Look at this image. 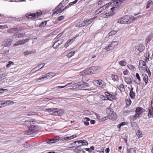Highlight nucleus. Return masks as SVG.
<instances>
[{
  "label": "nucleus",
  "instance_id": "obj_52",
  "mask_svg": "<svg viewBox=\"0 0 153 153\" xmlns=\"http://www.w3.org/2000/svg\"><path fill=\"white\" fill-rule=\"evenodd\" d=\"M5 78V76L4 74L0 75V80L4 79Z\"/></svg>",
  "mask_w": 153,
  "mask_h": 153
},
{
  "label": "nucleus",
  "instance_id": "obj_14",
  "mask_svg": "<svg viewBox=\"0 0 153 153\" xmlns=\"http://www.w3.org/2000/svg\"><path fill=\"white\" fill-rule=\"evenodd\" d=\"M135 48L140 52H142L145 48V46L142 44H139V45L136 46Z\"/></svg>",
  "mask_w": 153,
  "mask_h": 153
},
{
  "label": "nucleus",
  "instance_id": "obj_20",
  "mask_svg": "<svg viewBox=\"0 0 153 153\" xmlns=\"http://www.w3.org/2000/svg\"><path fill=\"white\" fill-rule=\"evenodd\" d=\"M82 140H80L78 141H74V143H77V144L76 145V146H73V147H74L75 148H78L79 147L81 146H82V142H81Z\"/></svg>",
  "mask_w": 153,
  "mask_h": 153
},
{
  "label": "nucleus",
  "instance_id": "obj_6",
  "mask_svg": "<svg viewBox=\"0 0 153 153\" xmlns=\"http://www.w3.org/2000/svg\"><path fill=\"white\" fill-rule=\"evenodd\" d=\"M146 65L145 62L143 60H140L139 65L140 70L142 72H144L146 71Z\"/></svg>",
  "mask_w": 153,
  "mask_h": 153
},
{
  "label": "nucleus",
  "instance_id": "obj_54",
  "mask_svg": "<svg viewBox=\"0 0 153 153\" xmlns=\"http://www.w3.org/2000/svg\"><path fill=\"white\" fill-rule=\"evenodd\" d=\"M63 39H61L58 40L56 42H57L58 44L60 45L63 42Z\"/></svg>",
  "mask_w": 153,
  "mask_h": 153
},
{
  "label": "nucleus",
  "instance_id": "obj_56",
  "mask_svg": "<svg viewBox=\"0 0 153 153\" xmlns=\"http://www.w3.org/2000/svg\"><path fill=\"white\" fill-rule=\"evenodd\" d=\"M17 35H18L19 38L22 37L24 36V33H18Z\"/></svg>",
  "mask_w": 153,
  "mask_h": 153
},
{
  "label": "nucleus",
  "instance_id": "obj_3",
  "mask_svg": "<svg viewBox=\"0 0 153 153\" xmlns=\"http://www.w3.org/2000/svg\"><path fill=\"white\" fill-rule=\"evenodd\" d=\"M126 0H112L111 3V6L113 7L111 8V10L113 12V9H116V8L120 6V4L124 3Z\"/></svg>",
  "mask_w": 153,
  "mask_h": 153
},
{
  "label": "nucleus",
  "instance_id": "obj_44",
  "mask_svg": "<svg viewBox=\"0 0 153 153\" xmlns=\"http://www.w3.org/2000/svg\"><path fill=\"white\" fill-rule=\"evenodd\" d=\"M129 153H135L136 152V150L134 149L131 148L129 149Z\"/></svg>",
  "mask_w": 153,
  "mask_h": 153
},
{
  "label": "nucleus",
  "instance_id": "obj_48",
  "mask_svg": "<svg viewBox=\"0 0 153 153\" xmlns=\"http://www.w3.org/2000/svg\"><path fill=\"white\" fill-rule=\"evenodd\" d=\"M31 13H30L29 14H27L26 15V16L27 18L30 19L32 18L33 16H32Z\"/></svg>",
  "mask_w": 153,
  "mask_h": 153
},
{
  "label": "nucleus",
  "instance_id": "obj_42",
  "mask_svg": "<svg viewBox=\"0 0 153 153\" xmlns=\"http://www.w3.org/2000/svg\"><path fill=\"white\" fill-rule=\"evenodd\" d=\"M128 67L129 69L131 70H134V69L135 68L134 66L131 65H128Z\"/></svg>",
  "mask_w": 153,
  "mask_h": 153
},
{
  "label": "nucleus",
  "instance_id": "obj_23",
  "mask_svg": "<svg viewBox=\"0 0 153 153\" xmlns=\"http://www.w3.org/2000/svg\"><path fill=\"white\" fill-rule=\"evenodd\" d=\"M89 74V72H88V68L86 69V70L81 72L80 73V74L82 76H85L87 74Z\"/></svg>",
  "mask_w": 153,
  "mask_h": 153
},
{
  "label": "nucleus",
  "instance_id": "obj_55",
  "mask_svg": "<svg viewBox=\"0 0 153 153\" xmlns=\"http://www.w3.org/2000/svg\"><path fill=\"white\" fill-rule=\"evenodd\" d=\"M49 75L48 73H47L45 75H43L42 76V78L44 79L45 78H47L48 76H49Z\"/></svg>",
  "mask_w": 153,
  "mask_h": 153
},
{
  "label": "nucleus",
  "instance_id": "obj_38",
  "mask_svg": "<svg viewBox=\"0 0 153 153\" xmlns=\"http://www.w3.org/2000/svg\"><path fill=\"white\" fill-rule=\"evenodd\" d=\"M152 37L153 36L152 34H150L149 35L147 39V41H148L147 42H150V41L151 40Z\"/></svg>",
  "mask_w": 153,
  "mask_h": 153
},
{
  "label": "nucleus",
  "instance_id": "obj_37",
  "mask_svg": "<svg viewBox=\"0 0 153 153\" xmlns=\"http://www.w3.org/2000/svg\"><path fill=\"white\" fill-rule=\"evenodd\" d=\"M82 145V146H87L88 145V143L87 141L85 140H81Z\"/></svg>",
  "mask_w": 153,
  "mask_h": 153
},
{
  "label": "nucleus",
  "instance_id": "obj_5",
  "mask_svg": "<svg viewBox=\"0 0 153 153\" xmlns=\"http://www.w3.org/2000/svg\"><path fill=\"white\" fill-rule=\"evenodd\" d=\"M106 112L109 114V119L115 120L117 119V117L116 113L114 112L113 109L110 108L106 109Z\"/></svg>",
  "mask_w": 153,
  "mask_h": 153
},
{
  "label": "nucleus",
  "instance_id": "obj_24",
  "mask_svg": "<svg viewBox=\"0 0 153 153\" xmlns=\"http://www.w3.org/2000/svg\"><path fill=\"white\" fill-rule=\"evenodd\" d=\"M125 81L128 84H131L132 83V81L131 79L130 78L125 77L124 78Z\"/></svg>",
  "mask_w": 153,
  "mask_h": 153
},
{
  "label": "nucleus",
  "instance_id": "obj_46",
  "mask_svg": "<svg viewBox=\"0 0 153 153\" xmlns=\"http://www.w3.org/2000/svg\"><path fill=\"white\" fill-rule=\"evenodd\" d=\"M71 43L70 42H69V40H68L67 42H66V43L65 44V46H64V47L66 48H67V47L68 46L71 45Z\"/></svg>",
  "mask_w": 153,
  "mask_h": 153
},
{
  "label": "nucleus",
  "instance_id": "obj_21",
  "mask_svg": "<svg viewBox=\"0 0 153 153\" xmlns=\"http://www.w3.org/2000/svg\"><path fill=\"white\" fill-rule=\"evenodd\" d=\"M148 115L149 117V118H150L153 116V107H151V108L149 109Z\"/></svg>",
  "mask_w": 153,
  "mask_h": 153
},
{
  "label": "nucleus",
  "instance_id": "obj_17",
  "mask_svg": "<svg viewBox=\"0 0 153 153\" xmlns=\"http://www.w3.org/2000/svg\"><path fill=\"white\" fill-rule=\"evenodd\" d=\"M27 39H23L17 42L14 44V45L16 46L19 45H23L27 42Z\"/></svg>",
  "mask_w": 153,
  "mask_h": 153
},
{
  "label": "nucleus",
  "instance_id": "obj_8",
  "mask_svg": "<svg viewBox=\"0 0 153 153\" xmlns=\"http://www.w3.org/2000/svg\"><path fill=\"white\" fill-rule=\"evenodd\" d=\"M144 110V109L140 107L137 108L135 110L136 114L133 117L134 119L136 120L139 117L140 115L143 112Z\"/></svg>",
  "mask_w": 153,
  "mask_h": 153
},
{
  "label": "nucleus",
  "instance_id": "obj_30",
  "mask_svg": "<svg viewBox=\"0 0 153 153\" xmlns=\"http://www.w3.org/2000/svg\"><path fill=\"white\" fill-rule=\"evenodd\" d=\"M118 88L119 90L121 91H124L125 88L123 84L120 85L118 87Z\"/></svg>",
  "mask_w": 153,
  "mask_h": 153
},
{
  "label": "nucleus",
  "instance_id": "obj_36",
  "mask_svg": "<svg viewBox=\"0 0 153 153\" xmlns=\"http://www.w3.org/2000/svg\"><path fill=\"white\" fill-rule=\"evenodd\" d=\"M59 46V45L57 43V42H56L54 43L53 45V47L54 49L57 48Z\"/></svg>",
  "mask_w": 153,
  "mask_h": 153
},
{
  "label": "nucleus",
  "instance_id": "obj_43",
  "mask_svg": "<svg viewBox=\"0 0 153 153\" xmlns=\"http://www.w3.org/2000/svg\"><path fill=\"white\" fill-rule=\"evenodd\" d=\"M108 94H109V95H107V96H108V97H108V98H111L112 99H114L115 98V96L114 95L110 94H109L108 93Z\"/></svg>",
  "mask_w": 153,
  "mask_h": 153
},
{
  "label": "nucleus",
  "instance_id": "obj_58",
  "mask_svg": "<svg viewBox=\"0 0 153 153\" xmlns=\"http://www.w3.org/2000/svg\"><path fill=\"white\" fill-rule=\"evenodd\" d=\"M31 52L27 51L26 52H24V54L25 56H26L27 55L31 54Z\"/></svg>",
  "mask_w": 153,
  "mask_h": 153
},
{
  "label": "nucleus",
  "instance_id": "obj_26",
  "mask_svg": "<svg viewBox=\"0 0 153 153\" xmlns=\"http://www.w3.org/2000/svg\"><path fill=\"white\" fill-rule=\"evenodd\" d=\"M129 19H128V21L129 22V23L133 22L136 19L135 18L134 16H129Z\"/></svg>",
  "mask_w": 153,
  "mask_h": 153
},
{
  "label": "nucleus",
  "instance_id": "obj_32",
  "mask_svg": "<svg viewBox=\"0 0 153 153\" xmlns=\"http://www.w3.org/2000/svg\"><path fill=\"white\" fill-rule=\"evenodd\" d=\"M119 64L122 66H124L126 65L127 63L126 61L122 60L119 62Z\"/></svg>",
  "mask_w": 153,
  "mask_h": 153
},
{
  "label": "nucleus",
  "instance_id": "obj_62",
  "mask_svg": "<svg viewBox=\"0 0 153 153\" xmlns=\"http://www.w3.org/2000/svg\"><path fill=\"white\" fill-rule=\"evenodd\" d=\"M63 32H62L59 34L56 37V39H59V37H60L63 34Z\"/></svg>",
  "mask_w": 153,
  "mask_h": 153
},
{
  "label": "nucleus",
  "instance_id": "obj_7",
  "mask_svg": "<svg viewBox=\"0 0 153 153\" xmlns=\"http://www.w3.org/2000/svg\"><path fill=\"white\" fill-rule=\"evenodd\" d=\"M89 74H96L98 73L100 70V68L98 66H93L88 68Z\"/></svg>",
  "mask_w": 153,
  "mask_h": 153
},
{
  "label": "nucleus",
  "instance_id": "obj_64",
  "mask_svg": "<svg viewBox=\"0 0 153 153\" xmlns=\"http://www.w3.org/2000/svg\"><path fill=\"white\" fill-rule=\"evenodd\" d=\"M84 88H86V87H89V85L88 84V83H84Z\"/></svg>",
  "mask_w": 153,
  "mask_h": 153
},
{
  "label": "nucleus",
  "instance_id": "obj_19",
  "mask_svg": "<svg viewBox=\"0 0 153 153\" xmlns=\"http://www.w3.org/2000/svg\"><path fill=\"white\" fill-rule=\"evenodd\" d=\"M42 14V11L40 10H39L36 12V13H31V15H32V16H33V17H35L40 16Z\"/></svg>",
  "mask_w": 153,
  "mask_h": 153
},
{
  "label": "nucleus",
  "instance_id": "obj_59",
  "mask_svg": "<svg viewBox=\"0 0 153 153\" xmlns=\"http://www.w3.org/2000/svg\"><path fill=\"white\" fill-rule=\"evenodd\" d=\"M82 27H84L85 25H86L87 24V22H86V20H84L83 22L82 23Z\"/></svg>",
  "mask_w": 153,
  "mask_h": 153
},
{
  "label": "nucleus",
  "instance_id": "obj_4",
  "mask_svg": "<svg viewBox=\"0 0 153 153\" xmlns=\"http://www.w3.org/2000/svg\"><path fill=\"white\" fill-rule=\"evenodd\" d=\"M68 7V6H66L65 7L62 6L61 3H60L58 6L56 7L54 10H53V13L52 15H54L55 14H57L58 13H60L62 12L66 8Z\"/></svg>",
  "mask_w": 153,
  "mask_h": 153
},
{
  "label": "nucleus",
  "instance_id": "obj_51",
  "mask_svg": "<svg viewBox=\"0 0 153 153\" xmlns=\"http://www.w3.org/2000/svg\"><path fill=\"white\" fill-rule=\"evenodd\" d=\"M84 82H83V83H82V84H80V83H79L78 84V85H78V88H84Z\"/></svg>",
  "mask_w": 153,
  "mask_h": 153
},
{
  "label": "nucleus",
  "instance_id": "obj_50",
  "mask_svg": "<svg viewBox=\"0 0 153 153\" xmlns=\"http://www.w3.org/2000/svg\"><path fill=\"white\" fill-rule=\"evenodd\" d=\"M77 148H77V149H74V151L75 152L79 153V152H81L82 150V149L81 148H80L79 149H78Z\"/></svg>",
  "mask_w": 153,
  "mask_h": 153
},
{
  "label": "nucleus",
  "instance_id": "obj_25",
  "mask_svg": "<svg viewBox=\"0 0 153 153\" xmlns=\"http://www.w3.org/2000/svg\"><path fill=\"white\" fill-rule=\"evenodd\" d=\"M136 77L137 78V79H138L137 80H136L135 81V82L136 83H137V84H139L140 83V76L139 75L138 73H136Z\"/></svg>",
  "mask_w": 153,
  "mask_h": 153
},
{
  "label": "nucleus",
  "instance_id": "obj_15",
  "mask_svg": "<svg viewBox=\"0 0 153 153\" xmlns=\"http://www.w3.org/2000/svg\"><path fill=\"white\" fill-rule=\"evenodd\" d=\"M110 3V4H111V3L110 2L108 4H106L105 5H103L102 7H100L98 9V10L99 11V13H101L102 11L103 10H105L106 9V8L109 6Z\"/></svg>",
  "mask_w": 153,
  "mask_h": 153
},
{
  "label": "nucleus",
  "instance_id": "obj_35",
  "mask_svg": "<svg viewBox=\"0 0 153 153\" xmlns=\"http://www.w3.org/2000/svg\"><path fill=\"white\" fill-rule=\"evenodd\" d=\"M75 53V52L74 51H71L67 55V57L68 58H70L73 55H74Z\"/></svg>",
  "mask_w": 153,
  "mask_h": 153
},
{
  "label": "nucleus",
  "instance_id": "obj_1",
  "mask_svg": "<svg viewBox=\"0 0 153 153\" xmlns=\"http://www.w3.org/2000/svg\"><path fill=\"white\" fill-rule=\"evenodd\" d=\"M46 111L49 113L51 114L55 115L61 116L64 112V110L62 109L58 110L56 108H48L46 110Z\"/></svg>",
  "mask_w": 153,
  "mask_h": 153
},
{
  "label": "nucleus",
  "instance_id": "obj_10",
  "mask_svg": "<svg viewBox=\"0 0 153 153\" xmlns=\"http://www.w3.org/2000/svg\"><path fill=\"white\" fill-rule=\"evenodd\" d=\"M128 18H129V16L126 15L122 17L118 21V22L121 24H128L129 22L128 21Z\"/></svg>",
  "mask_w": 153,
  "mask_h": 153
},
{
  "label": "nucleus",
  "instance_id": "obj_27",
  "mask_svg": "<svg viewBox=\"0 0 153 153\" xmlns=\"http://www.w3.org/2000/svg\"><path fill=\"white\" fill-rule=\"evenodd\" d=\"M150 55V54L149 53V52H147L146 54V58L145 59V61L146 62H148V61H149V56Z\"/></svg>",
  "mask_w": 153,
  "mask_h": 153
},
{
  "label": "nucleus",
  "instance_id": "obj_12",
  "mask_svg": "<svg viewBox=\"0 0 153 153\" xmlns=\"http://www.w3.org/2000/svg\"><path fill=\"white\" fill-rule=\"evenodd\" d=\"M28 123V128H34L35 127V125H34L35 124V121L32 120H28L26 121Z\"/></svg>",
  "mask_w": 153,
  "mask_h": 153
},
{
  "label": "nucleus",
  "instance_id": "obj_16",
  "mask_svg": "<svg viewBox=\"0 0 153 153\" xmlns=\"http://www.w3.org/2000/svg\"><path fill=\"white\" fill-rule=\"evenodd\" d=\"M12 40L10 39H7L4 41L3 44L6 46H9L11 44Z\"/></svg>",
  "mask_w": 153,
  "mask_h": 153
},
{
  "label": "nucleus",
  "instance_id": "obj_31",
  "mask_svg": "<svg viewBox=\"0 0 153 153\" xmlns=\"http://www.w3.org/2000/svg\"><path fill=\"white\" fill-rule=\"evenodd\" d=\"M153 2L151 0H149L148 1L147 3L146 7V8L148 9L149 8L150 6L152 4Z\"/></svg>",
  "mask_w": 153,
  "mask_h": 153
},
{
  "label": "nucleus",
  "instance_id": "obj_49",
  "mask_svg": "<svg viewBox=\"0 0 153 153\" xmlns=\"http://www.w3.org/2000/svg\"><path fill=\"white\" fill-rule=\"evenodd\" d=\"M9 50L7 49H6L4 50L3 51L2 54L4 55H5L6 54H7L8 53Z\"/></svg>",
  "mask_w": 153,
  "mask_h": 153
},
{
  "label": "nucleus",
  "instance_id": "obj_13",
  "mask_svg": "<svg viewBox=\"0 0 153 153\" xmlns=\"http://www.w3.org/2000/svg\"><path fill=\"white\" fill-rule=\"evenodd\" d=\"M12 101L10 100L1 101H0V103L2 107H4L8 105L11 104Z\"/></svg>",
  "mask_w": 153,
  "mask_h": 153
},
{
  "label": "nucleus",
  "instance_id": "obj_60",
  "mask_svg": "<svg viewBox=\"0 0 153 153\" xmlns=\"http://www.w3.org/2000/svg\"><path fill=\"white\" fill-rule=\"evenodd\" d=\"M76 39V37H74L72 39H71L69 41V42L71 43V44L72 43H73L74 41Z\"/></svg>",
  "mask_w": 153,
  "mask_h": 153
},
{
  "label": "nucleus",
  "instance_id": "obj_11",
  "mask_svg": "<svg viewBox=\"0 0 153 153\" xmlns=\"http://www.w3.org/2000/svg\"><path fill=\"white\" fill-rule=\"evenodd\" d=\"M94 82L95 84L97 86L103 88L104 86L105 83L103 81L101 80H96L94 81Z\"/></svg>",
  "mask_w": 153,
  "mask_h": 153
},
{
  "label": "nucleus",
  "instance_id": "obj_45",
  "mask_svg": "<svg viewBox=\"0 0 153 153\" xmlns=\"http://www.w3.org/2000/svg\"><path fill=\"white\" fill-rule=\"evenodd\" d=\"M76 26L77 27H81L82 26V23H81L79 22H78L76 24Z\"/></svg>",
  "mask_w": 153,
  "mask_h": 153
},
{
  "label": "nucleus",
  "instance_id": "obj_18",
  "mask_svg": "<svg viewBox=\"0 0 153 153\" xmlns=\"http://www.w3.org/2000/svg\"><path fill=\"white\" fill-rule=\"evenodd\" d=\"M34 128H29L28 129L26 132L25 134L27 135H30L35 131Z\"/></svg>",
  "mask_w": 153,
  "mask_h": 153
},
{
  "label": "nucleus",
  "instance_id": "obj_28",
  "mask_svg": "<svg viewBox=\"0 0 153 153\" xmlns=\"http://www.w3.org/2000/svg\"><path fill=\"white\" fill-rule=\"evenodd\" d=\"M136 134L137 135V136L139 138H140L142 137L143 134H142V133L141 131H140L139 130H138L136 132Z\"/></svg>",
  "mask_w": 153,
  "mask_h": 153
},
{
  "label": "nucleus",
  "instance_id": "obj_39",
  "mask_svg": "<svg viewBox=\"0 0 153 153\" xmlns=\"http://www.w3.org/2000/svg\"><path fill=\"white\" fill-rule=\"evenodd\" d=\"M117 33V31H116L113 30L111 32H110L108 34V35L109 36H110L116 34Z\"/></svg>",
  "mask_w": 153,
  "mask_h": 153
},
{
  "label": "nucleus",
  "instance_id": "obj_40",
  "mask_svg": "<svg viewBox=\"0 0 153 153\" xmlns=\"http://www.w3.org/2000/svg\"><path fill=\"white\" fill-rule=\"evenodd\" d=\"M94 18H91L90 19H86V21L87 22V24H91L93 21L94 19Z\"/></svg>",
  "mask_w": 153,
  "mask_h": 153
},
{
  "label": "nucleus",
  "instance_id": "obj_34",
  "mask_svg": "<svg viewBox=\"0 0 153 153\" xmlns=\"http://www.w3.org/2000/svg\"><path fill=\"white\" fill-rule=\"evenodd\" d=\"M64 19V16H61L58 18L57 20L55 21V23H57L58 22L60 21L63 19Z\"/></svg>",
  "mask_w": 153,
  "mask_h": 153
},
{
  "label": "nucleus",
  "instance_id": "obj_61",
  "mask_svg": "<svg viewBox=\"0 0 153 153\" xmlns=\"http://www.w3.org/2000/svg\"><path fill=\"white\" fill-rule=\"evenodd\" d=\"M41 81H43L42 79V77L39 78L36 81V82H40Z\"/></svg>",
  "mask_w": 153,
  "mask_h": 153
},
{
  "label": "nucleus",
  "instance_id": "obj_41",
  "mask_svg": "<svg viewBox=\"0 0 153 153\" xmlns=\"http://www.w3.org/2000/svg\"><path fill=\"white\" fill-rule=\"evenodd\" d=\"M14 64V63L13 62L9 61L8 62V64L6 65V67L7 68H9L11 65H13Z\"/></svg>",
  "mask_w": 153,
  "mask_h": 153
},
{
  "label": "nucleus",
  "instance_id": "obj_47",
  "mask_svg": "<svg viewBox=\"0 0 153 153\" xmlns=\"http://www.w3.org/2000/svg\"><path fill=\"white\" fill-rule=\"evenodd\" d=\"M46 24L47 22H42L39 25V27H44L46 25Z\"/></svg>",
  "mask_w": 153,
  "mask_h": 153
},
{
  "label": "nucleus",
  "instance_id": "obj_53",
  "mask_svg": "<svg viewBox=\"0 0 153 153\" xmlns=\"http://www.w3.org/2000/svg\"><path fill=\"white\" fill-rule=\"evenodd\" d=\"M49 75V76H54L56 75V74L55 73L50 72L48 73Z\"/></svg>",
  "mask_w": 153,
  "mask_h": 153
},
{
  "label": "nucleus",
  "instance_id": "obj_2",
  "mask_svg": "<svg viewBox=\"0 0 153 153\" xmlns=\"http://www.w3.org/2000/svg\"><path fill=\"white\" fill-rule=\"evenodd\" d=\"M76 137V135H73L71 136L67 137H62L61 138H60L59 136H57L54 137L53 138L54 140L53 142L55 143L58 142L59 140L60 141H68Z\"/></svg>",
  "mask_w": 153,
  "mask_h": 153
},
{
  "label": "nucleus",
  "instance_id": "obj_33",
  "mask_svg": "<svg viewBox=\"0 0 153 153\" xmlns=\"http://www.w3.org/2000/svg\"><path fill=\"white\" fill-rule=\"evenodd\" d=\"M129 96L131 97V98L133 99L135 96V93L134 91L130 92Z\"/></svg>",
  "mask_w": 153,
  "mask_h": 153
},
{
  "label": "nucleus",
  "instance_id": "obj_9",
  "mask_svg": "<svg viewBox=\"0 0 153 153\" xmlns=\"http://www.w3.org/2000/svg\"><path fill=\"white\" fill-rule=\"evenodd\" d=\"M118 42L117 41H113L111 42V44L108 46V47L106 48V49L108 51L112 50L118 45Z\"/></svg>",
  "mask_w": 153,
  "mask_h": 153
},
{
  "label": "nucleus",
  "instance_id": "obj_22",
  "mask_svg": "<svg viewBox=\"0 0 153 153\" xmlns=\"http://www.w3.org/2000/svg\"><path fill=\"white\" fill-rule=\"evenodd\" d=\"M45 65V64L44 63H42L41 64H40L39 65H37L36 67L35 68H34L33 69H36V68H38V69L36 70L35 72L36 71H38L39 70V69H41L42 68H43L44 65Z\"/></svg>",
  "mask_w": 153,
  "mask_h": 153
},
{
  "label": "nucleus",
  "instance_id": "obj_29",
  "mask_svg": "<svg viewBox=\"0 0 153 153\" xmlns=\"http://www.w3.org/2000/svg\"><path fill=\"white\" fill-rule=\"evenodd\" d=\"M143 79L146 83V85L148 80V76L147 75H145L143 77Z\"/></svg>",
  "mask_w": 153,
  "mask_h": 153
},
{
  "label": "nucleus",
  "instance_id": "obj_63",
  "mask_svg": "<svg viewBox=\"0 0 153 153\" xmlns=\"http://www.w3.org/2000/svg\"><path fill=\"white\" fill-rule=\"evenodd\" d=\"M146 71L148 72V74L150 76L151 75V73L149 68H147L146 69Z\"/></svg>",
  "mask_w": 153,
  "mask_h": 153
},
{
  "label": "nucleus",
  "instance_id": "obj_57",
  "mask_svg": "<svg viewBox=\"0 0 153 153\" xmlns=\"http://www.w3.org/2000/svg\"><path fill=\"white\" fill-rule=\"evenodd\" d=\"M131 101L130 99L128 100H127L126 103V105L127 106H129L131 104Z\"/></svg>",
  "mask_w": 153,
  "mask_h": 153
}]
</instances>
